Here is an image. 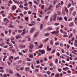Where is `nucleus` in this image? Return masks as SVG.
<instances>
[{
  "label": "nucleus",
  "instance_id": "63",
  "mask_svg": "<svg viewBox=\"0 0 77 77\" xmlns=\"http://www.w3.org/2000/svg\"><path fill=\"white\" fill-rule=\"evenodd\" d=\"M44 60H45V61H47V58H44Z\"/></svg>",
  "mask_w": 77,
  "mask_h": 77
},
{
  "label": "nucleus",
  "instance_id": "42",
  "mask_svg": "<svg viewBox=\"0 0 77 77\" xmlns=\"http://www.w3.org/2000/svg\"><path fill=\"white\" fill-rule=\"evenodd\" d=\"M72 34H71L70 35H69V38H72Z\"/></svg>",
  "mask_w": 77,
  "mask_h": 77
},
{
  "label": "nucleus",
  "instance_id": "10",
  "mask_svg": "<svg viewBox=\"0 0 77 77\" xmlns=\"http://www.w3.org/2000/svg\"><path fill=\"white\" fill-rule=\"evenodd\" d=\"M10 48H9V50L10 51H11L12 49V48H13V46H12V45H10Z\"/></svg>",
  "mask_w": 77,
  "mask_h": 77
},
{
  "label": "nucleus",
  "instance_id": "6",
  "mask_svg": "<svg viewBox=\"0 0 77 77\" xmlns=\"http://www.w3.org/2000/svg\"><path fill=\"white\" fill-rule=\"evenodd\" d=\"M30 69H29V67H26L25 69V71H26V72H28L29 70Z\"/></svg>",
  "mask_w": 77,
  "mask_h": 77
},
{
  "label": "nucleus",
  "instance_id": "12",
  "mask_svg": "<svg viewBox=\"0 0 77 77\" xmlns=\"http://www.w3.org/2000/svg\"><path fill=\"white\" fill-rule=\"evenodd\" d=\"M52 33V35H53V34H54H54H57V33H58V31H54L53 32H51Z\"/></svg>",
  "mask_w": 77,
  "mask_h": 77
},
{
  "label": "nucleus",
  "instance_id": "20",
  "mask_svg": "<svg viewBox=\"0 0 77 77\" xmlns=\"http://www.w3.org/2000/svg\"><path fill=\"white\" fill-rule=\"evenodd\" d=\"M12 9L14 10L16 9V6H13L12 7Z\"/></svg>",
  "mask_w": 77,
  "mask_h": 77
},
{
  "label": "nucleus",
  "instance_id": "34",
  "mask_svg": "<svg viewBox=\"0 0 77 77\" xmlns=\"http://www.w3.org/2000/svg\"><path fill=\"white\" fill-rule=\"evenodd\" d=\"M19 7L23 9V5H20L19 6Z\"/></svg>",
  "mask_w": 77,
  "mask_h": 77
},
{
  "label": "nucleus",
  "instance_id": "3",
  "mask_svg": "<svg viewBox=\"0 0 77 77\" xmlns=\"http://www.w3.org/2000/svg\"><path fill=\"white\" fill-rule=\"evenodd\" d=\"M4 22H5V23H9V20H8L6 18L4 19Z\"/></svg>",
  "mask_w": 77,
  "mask_h": 77
},
{
  "label": "nucleus",
  "instance_id": "22",
  "mask_svg": "<svg viewBox=\"0 0 77 77\" xmlns=\"http://www.w3.org/2000/svg\"><path fill=\"white\" fill-rule=\"evenodd\" d=\"M59 76V73H57L55 74V77H58Z\"/></svg>",
  "mask_w": 77,
  "mask_h": 77
},
{
  "label": "nucleus",
  "instance_id": "23",
  "mask_svg": "<svg viewBox=\"0 0 77 77\" xmlns=\"http://www.w3.org/2000/svg\"><path fill=\"white\" fill-rule=\"evenodd\" d=\"M73 25H74V23H71L70 24L69 26H73Z\"/></svg>",
  "mask_w": 77,
  "mask_h": 77
},
{
  "label": "nucleus",
  "instance_id": "7",
  "mask_svg": "<svg viewBox=\"0 0 77 77\" xmlns=\"http://www.w3.org/2000/svg\"><path fill=\"white\" fill-rule=\"evenodd\" d=\"M34 31H35V28H32L31 29L30 32L32 33V32H33Z\"/></svg>",
  "mask_w": 77,
  "mask_h": 77
},
{
  "label": "nucleus",
  "instance_id": "59",
  "mask_svg": "<svg viewBox=\"0 0 77 77\" xmlns=\"http://www.w3.org/2000/svg\"><path fill=\"white\" fill-rule=\"evenodd\" d=\"M24 9H25V10H27L28 9V8H27V7H25L24 8Z\"/></svg>",
  "mask_w": 77,
  "mask_h": 77
},
{
  "label": "nucleus",
  "instance_id": "16",
  "mask_svg": "<svg viewBox=\"0 0 77 77\" xmlns=\"http://www.w3.org/2000/svg\"><path fill=\"white\" fill-rule=\"evenodd\" d=\"M51 8H52V5H50L48 8V10H50V9H51Z\"/></svg>",
  "mask_w": 77,
  "mask_h": 77
},
{
  "label": "nucleus",
  "instance_id": "60",
  "mask_svg": "<svg viewBox=\"0 0 77 77\" xmlns=\"http://www.w3.org/2000/svg\"><path fill=\"white\" fill-rule=\"evenodd\" d=\"M40 14H41V15H43V13H42V11H40Z\"/></svg>",
  "mask_w": 77,
  "mask_h": 77
},
{
  "label": "nucleus",
  "instance_id": "57",
  "mask_svg": "<svg viewBox=\"0 0 77 77\" xmlns=\"http://www.w3.org/2000/svg\"><path fill=\"white\" fill-rule=\"evenodd\" d=\"M4 68L1 66H0V69H3Z\"/></svg>",
  "mask_w": 77,
  "mask_h": 77
},
{
  "label": "nucleus",
  "instance_id": "8",
  "mask_svg": "<svg viewBox=\"0 0 77 77\" xmlns=\"http://www.w3.org/2000/svg\"><path fill=\"white\" fill-rule=\"evenodd\" d=\"M8 27H9L11 28H14V26L11 24H10L8 26Z\"/></svg>",
  "mask_w": 77,
  "mask_h": 77
},
{
  "label": "nucleus",
  "instance_id": "19",
  "mask_svg": "<svg viewBox=\"0 0 77 77\" xmlns=\"http://www.w3.org/2000/svg\"><path fill=\"white\" fill-rule=\"evenodd\" d=\"M9 72L11 74H13V72L12 70H9Z\"/></svg>",
  "mask_w": 77,
  "mask_h": 77
},
{
  "label": "nucleus",
  "instance_id": "41",
  "mask_svg": "<svg viewBox=\"0 0 77 77\" xmlns=\"http://www.w3.org/2000/svg\"><path fill=\"white\" fill-rule=\"evenodd\" d=\"M13 58H14V57L12 56H11L10 57L9 59H11L12 60V59H13Z\"/></svg>",
  "mask_w": 77,
  "mask_h": 77
},
{
  "label": "nucleus",
  "instance_id": "45",
  "mask_svg": "<svg viewBox=\"0 0 77 77\" xmlns=\"http://www.w3.org/2000/svg\"><path fill=\"white\" fill-rule=\"evenodd\" d=\"M51 73V72H47V74H48V75H49V74H50Z\"/></svg>",
  "mask_w": 77,
  "mask_h": 77
},
{
  "label": "nucleus",
  "instance_id": "13",
  "mask_svg": "<svg viewBox=\"0 0 77 77\" xmlns=\"http://www.w3.org/2000/svg\"><path fill=\"white\" fill-rule=\"evenodd\" d=\"M57 20H60V21L61 20H62V17H57Z\"/></svg>",
  "mask_w": 77,
  "mask_h": 77
},
{
  "label": "nucleus",
  "instance_id": "15",
  "mask_svg": "<svg viewBox=\"0 0 77 77\" xmlns=\"http://www.w3.org/2000/svg\"><path fill=\"white\" fill-rule=\"evenodd\" d=\"M20 46L22 48H24L26 47V46H25V45H20Z\"/></svg>",
  "mask_w": 77,
  "mask_h": 77
},
{
  "label": "nucleus",
  "instance_id": "33",
  "mask_svg": "<svg viewBox=\"0 0 77 77\" xmlns=\"http://www.w3.org/2000/svg\"><path fill=\"white\" fill-rule=\"evenodd\" d=\"M55 51H56V50H54L52 51L51 53L53 54V53H55Z\"/></svg>",
  "mask_w": 77,
  "mask_h": 77
},
{
  "label": "nucleus",
  "instance_id": "18",
  "mask_svg": "<svg viewBox=\"0 0 77 77\" xmlns=\"http://www.w3.org/2000/svg\"><path fill=\"white\" fill-rule=\"evenodd\" d=\"M29 48H33V45H30L29 47Z\"/></svg>",
  "mask_w": 77,
  "mask_h": 77
},
{
  "label": "nucleus",
  "instance_id": "46",
  "mask_svg": "<svg viewBox=\"0 0 77 77\" xmlns=\"http://www.w3.org/2000/svg\"><path fill=\"white\" fill-rule=\"evenodd\" d=\"M71 5V4L70 3H69V5H68V8H69V7Z\"/></svg>",
  "mask_w": 77,
  "mask_h": 77
},
{
  "label": "nucleus",
  "instance_id": "51",
  "mask_svg": "<svg viewBox=\"0 0 77 77\" xmlns=\"http://www.w3.org/2000/svg\"><path fill=\"white\" fill-rule=\"evenodd\" d=\"M49 45H48L47 46V49L48 51V49H49L50 48H49Z\"/></svg>",
  "mask_w": 77,
  "mask_h": 77
},
{
  "label": "nucleus",
  "instance_id": "31",
  "mask_svg": "<svg viewBox=\"0 0 77 77\" xmlns=\"http://www.w3.org/2000/svg\"><path fill=\"white\" fill-rule=\"evenodd\" d=\"M76 13V12H75V11H74L72 14V15H73V16H75V14Z\"/></svg>",
  "mask_w": 77,
  "mask_h": 77
},
{
  "label": "nucleus",
  "instance_id": "58",
  "mask_svg": "<svg viewBox=\"0 0 77 77\" xmlns=\"http://www.w3.org/2000/svg\"><path fill=\"white\" fill-rule=\"evenodd\" d=\"M27 14V12L25 11L24 12V15H25Z\"/></svg>",
  "mask_w": 77,
  "mask_h": 77
},
{
  "label": "nucleus",
  "instance_id": "37",
  "mask_svg": "<svg viewBox=\"0 0 77 77\" xmlns=\"http://www.w3.org/2000/svg\"><path fill=\"white\" fill-rule=\"evenodd\" d=\"M64 18L65 21H67V17H65Z\"/></svg>",
  "mask_w": 77,
  "mask_h": 77
},
{
  "label": "nucleus",
  "instance_id": "30",
  "mask_svg": "<svg viewBox=\"0 0 77 77\" xmlns=\"http://www.w3.org/2000/svg\"><path fill=\"white\" fill-rule=\"evenodd\" d=\"M34 3L35 4V5H38V2L36 1H34Z\"/></svg>",
  "mask_w": 77,
  "mask_h": 77
},
{
  "label": "nucleus",
  "instance_id": "62",
  "mask_svg": "<svg viewBox=\"0 0 77 77\" xmlns=\"http://www.w3.org/2000/svg\"><path fill=\"white\" fill-rule=\"evenodd\" d=\"M62 12L63 14H65V11L63 10Z\"/></svg>",
  "mask_w": 77,
  "mask_h": 77
},
{
  "label": "nucleus",
  "instance_id": "35",
  "mask_svg": "<svg viewBox=\"0 0 77 77\" xmlns=\"http://www.w3.org/2000/svg\"><path fill=\"white\" fill-rule=\"evenodd\" d=\"M27 39H28V41H30L31 38H29V37H27Z\"/></svg>",
  "mask_w": 77,
  "mask_h": 77
},
{
  "label": "nucleus",
  "instance_id": "14",
  "mask_svg": "<svg viewBox=\"0 0 77 77\" xmlns=\"http://www.w3.org/2000/svg\"><path fill=\"white\" fill-rule=\"evenodd\" d=\"M35 62L37 63V64H39V60H35Z\"/></svg>",
  "mask_w": 77,
  "mask_h": 77
},
{
  "label": "nucleus",
  "instance_id": "17",
  "mask_svg": "<svg viewBox=\"0 0 77 77\" xmlns=\"http://www.w3.org/2000/svg\"><path fill=\"white\" fill-rule=\"evenodd\" d=\"M21 38V36L20 35H17L16 36V39H18V38Z\"/></svg>",
  "mask_w": 77,
  "mask_h": 77
},
{
  "label": "nucleus",
  "instance_id": "27",
  "mask_svg": "<svg viewBox=\"0 0 77 77\" xmlns=\"http://www.w3.org/2000/svg\"><path fill=\"white\" fill-rule=\"evenodd\" d=\"M26 60L27 61H28L29 62H30V61H31V60H30V58H27L26 59Z\"/></svg>",
  "mask_w": 77,
  "mask_h": 77
},
{
  "label": "nucleus",
  "instance_id": "21",
  "mask_svg": "<svg viewBox=\"0 0 77 77\" xmlns=\"http://www.w3.org/2000/svg\"><path fill=\"white\" fill-rule=\"evenodd\" d=\"M43 28V24H41L40 26V29H42Z\"/></svg>",
  "mask_w": 77,
  "mask_h": 77
},
{
  "label": "nucleus",
  "instance_id": "2",
  "mask_svg": "<svg viewBox=\"0 0 77 77\" xmlns=\"http://www.w3.org/2000/svg\"><path fill=\"white\" fill-rule=\"evenodd\" d=\"M38 51L41 53L42 54H44L45 53V51L44 50H39Z\"/></svg>",
  "mask_w": 77,
  "mask_h": 77
},
{
  "label": "nucleus",
  "instance_id": "39",
  "mask_svg": "<svg viewBox=\"0 0 77 77\" xmlns=\"http://www.w3.org/2000/svg\"><path fill=\"white\" fill-rule=\"evenodd\" d=\"M35 22H31V24L32 26H33V25H35Z\"/></svg>",
  "mask_w": 77,
  "mask_h": 77
},
{
  "label": "nucleus",
  "instance_id": "53",
  "mask_svg": "<svg viewBox=\"0 0 77 77\" xmlns=\"http://www.w3.org/2000/svg\"><path fill=\"white\" fill-rule=\"evenodd\" d=\"M35 71L36 72H37L39 71V70L38 69H37L35 70Z\"/></svg>",
  "mask_w": 77,
  "mask_h": 77
},
{
  "label": "nucleus",
  "instance_id": "36",
  "mask_svg": "<svg viewBox=\"0 0 77 77\" xmlns=\"http://www.w3.org/2000/svg\"><path fill=\"white\" fill-rule=\"evenodd\" d=\"M53 20L54 21H56V17H53Z\"/></svg>",
  "mask_w": 77,
  "mask_h": 77
},
{
  "label": "nucleus",
  "instance_id": "52",
  "mask_svg": "<svg viewBox=\"0 0 77 77\" xmlns=\"http://www.w3.org/2000/svg\"><path fill=\"white\" fill-rule=\"evenodd\" d=\"M42 46H43V45L42 44L40 46H39V48H41L42 47Z\"/></svg>",
  "mask_w": 77,
  "mask_h": 77
},
{
  "label": "nucleus",
  "instance_id": "64",
  "mask_svg": "<svg viewBox=\"0 0 77 77\" xmlns=\"http://www.w3.org/2000/svg\"><path fill=\"white\" fill-rule=\"evenodd\" d=\"M29 5H32V2H29Z\"/></svg>",
  "mask_w": 77,
  "mask_h": 77
},
{
  "label": "nucleus",
  "instance_id": "5",
  "mask_svg": "<svg viewBox=\"0 0 77 77\" xmlns=\"http://www.w3.org/2000/svg\"><path fill=\"white\" fill-rule=\"evenodd\" d=\"M26 29H24L23 30V32L21 33V35H24V34H26V32L25 31Z\"/></svg>",
  "mask_w": 77,
  "mask_h": 77
},
{
  "label": "nucleus",
  "instance_id": "43",
  "mask_svg": "<svg viewBox=\"0 0 77 77\" xmlns=\"http://www.w3.org/2000/svg\"><path fill=\"white\" fill-rule=\"evenodd\" d=\"M17 63H18V64L21 63V60H20Z\"/></svg>",
  "mask_w": 77,
  "mask_h": 77
},
{
  "label": "nucleus",
  "instance_id": "9",
  "mask_svg": "<svg viewBox=\"0 0 77 77\" xmlns=\"http://www.w3.org/2000/svg\"><path fill=\"white\" fill-rule=\"evenodd\" d=\"M29 57H30V58L32 59V58L33 57V55H32V54H29Z\"/></svg>",
  "mask_w": 77,
  "mask_h": 77
},
{
  "label": "nucleus",
  "instance_id": "61",
  "mask_svg": "<svg viewBox=\"0 0 77 77\" xmlns=\"http://www.w3.org/2000/svg\"><path fill=\"white\" fill-rule=\"evenodd\" d=\"M20 17H23V14H20Z\"/></svg>",
  "mask_w": 77,
  "mask_h": 77
},
{
  "label": "nucleus",
  "instance_id": "48",
  "mask_svg": "<svg viewBox=\"0 0 77 77\" xmlns=\"http://www.w3.org/2000/svg\"><path fill=\"white\" fill-rule=\"evenodd\" d=\"M48 16H46L45 17V19L46 20H47V18H48Z\"/></svg>",
  "mask_w": 77,
  "mask_h": 77
},
{
  "label": "nucleus",
  "instance_id": "29",
  "mask_svg": "<svg viewBox=\"0 0 77 77\" xmlns=\"http://www.w3.org/2000/svg\"><path fill=\"white\" fill-rule=\"evenodd\" d=\"M17 77H21V75H20V74L18 73H17Z\"/></svg>",
  "mask_w": 77,
  "mask_h": 77
},
{
  "label": "nucleus",
  "instance_id": "50",
  "mask_svg": "<svg viewBox=\"0 0 77 77\" xmlns=\"http://www.w3.org/2000/svg\"><path fill=\"white\" fill-rule=\"evenodd\" d=\"M55 25V26H58V25H59V23H55L54 24Z\"/></svg>",
  "mask_w": 77,
  "mask_h": 77
},
{
  "label": "nucleus",
  "instance_id": "28",
  "mask_svg": "<svg viewBox=\"0 0 77 77\" xmlns=\"http://www.w3.org/2000/svg\"><path fill=\"white\" fill-rule=\"evenodd\" d=\"M53 17H55L56 18L57 17V14H55L53 15Z\"/></svg>",
  "mask_w": 77,
  "mask_h": 77
},
{
  "label": "nucleus",
  "instance_id": "54",
  "mask_svg": "<svg viewBox=\"0 0 77 77\" xmlns=\"http://www.w3.org/2000/svg\"><path fill=\"white\" fill-rule=\"evenodd\" d=\"M27 65H28V66H30V63H27Z\"/></svg>",
  "mask_w": 77,
  "mask_h": 77
},
{
  "label": "nucleus",
  "instance_id": "40",
  "mask_svg": "<svg viewBox=\"0 0 77 77\" xmlns=\"http://www.w3.org/2000/svg\"><path fill=\"white\" fill-rule=\"evenodd\" d=\"M20 69L21 70V71H23V69H24V67H22L20 68Z\"/></svg>",
  "mask_w": 77,
  "mask_h": 77
},
{
  "label": "nucleus",
  "instance_id": "11",
  "mask_svg": "<svg viewBox=\"0 0 77 77\" xmlns=\"http://www.w3.org/2000/svg\"><path fill=\"white\" fill-rule=\"evenodd\" d=\"M50 44L51 45H53V41L52 40H50Z\"/></svg>",
  "mask_w": 77,
  "mask_h": 77
},
{
  "label": "nucleus",
  "instance_id": "25",
  "mask_svg": "<svg viewBox=\"0 0 77 77\" xmlns=\"http://www.w3.org/2000/svg\"><path fill=\"white\" fill-rule=\"evenodd\" d=\"M44 35L45 36H49V34L48 33H45Z\"/></svg>",
  "mask_w": 77,
  "mask_h": 77
},
{
  "label": "nucleus",
  "instance_id": "32",
  "mask_svg": "<svg viewBox=\"0 0 77 77\" xmlns=\"http://www.w3.org/2000/svg\"><path fill=\"white\" fill-rule=\"evenodd\" d=\"M25 20L26 21H28V20H29L28 17H25Z\"/></svg>",
  "mask_w": 77,
  "mask_h": 77
},
{
  "label": "nucleus",
  "instance_id": "55",
  "mask_svg": "<svg viewBox=\"0 0 77 77\" xmlns=\"http://www.w3.org/2000/svg\"><path fill=\"white\" fill-rule=\"evenodd\" d=\"M8 47V46H4V48H6Z\"/></svg>",
  "mask_w": 77,
  "mask_h": 77
},
{
  "label": "nucleus",
  "instance_id": "26",
  "mask_svg": "<svg viewBox=\"0 0 77 77\" xmlns=\"http://www.w3.org/2000/svg\"><path fill=\"white\" fill-rule=\"evenodd\" d=\"M65 9L66 11V12H67V13L68 14V9H67V8H66V7H65Z\"/></svg>",
  "mask_w": 77,
  "mask_h": 77
},
{
  "label": "nucleus",
  "instance_id": "38",
  "mask_svg": "<svg viewBox=\"0 0 77 77\" xmlns=\"http://www.w3.org/2000/svg\"><path fill=\"white\" fill-rule=\"evenodd\" d=\"M48 38H47V39H45L44 40V42H46V41H48Z\"/></svg>",
  "mask_w": 77,
  "mask_h": 77
},
{
  "label": "nucleus",
  "instance_id": "4",
  "mask_svg": "<svg viewBox=\"0 0 77 77\" xmlns=\"http://www.w3.org/2000/svg\"><path fill=\"white\" fill-rule=\"evenodd\" d=\"M53 29V28L50 26H49L47 28V30H51Z\"/></svg>",
  "mask_w": 77,
  "mask_h": 77
},
{
  "label": "nucleus",
  "instance_id": "24",
  "mask_svg": "<svg viewBox=\"0 0 77 77\" xmlns=\"http://www.w3.org/2000/svg\"><path fill=\"white\" fill-rule=\"evenodd\" d=\"M59 45V43L58 42H56L55 43V45Z\"/></svg>",
  "mask_w": 77,
  "mask_h": 77
},
{
  "label": "nucleus",
  "instance_id": "44",
  "mask_svg": "<svg viewBox=\"0 0 77 77\" xmlns=\"http://www.w3.org/2000/svg\"><path fill=\"white\" fill-rule=\"evenodd\" d=\"M8 31L7 30L5 31V34L6 35L8 34Z\"/></svg>",
  "mask_w": 77,
  "mask_h": 77
},
{
  "label": "nucleus",
  "instance_id": "56",
  "mask_svg": "<svg viewBox=\"0 0 77 77\" xmlns=\"http://www.w3.org/2000/svg\"><path fill=\"white\" fill-rule=\"evenodd\" d=\"M28 14H32V12L30 11H29L28 12Z\"/></svg>",
  "mask_w": 77,
  "mask_h": 77
},
{
  "label": "nucleus",
  "instance_id": "47",
  "mask_svg": "<svg viewBox=\"0 0 77 77\" xmlns=\"http://www.w3.org/2000/svg\"><path fill=\"white\" fill-rule=\"evenodd\" d=\"M15 50L14 49H13L12 50V52H15Z\"/></svg>",
  "mask_w": 77,
  "mask_h": 77
},
{
  "label": "nucleus",
  "instance_id": "49",
  "mask_svg": "<svg viewBox=\"0 0 77 77\" xmlns=\"http://www.w3.org/2000/svg\"><path fill=\"white\" fill-rule=\"evenodd\" d=\"M11 39V40H12V41H14V40L15 39V38L14 37H12Z\"/></svg>",
  "mask_w": 77,
  "mask_h": 77
},
{
  "label": "nucleus",
  "instance_id": "1",
  "mask_svg": "<svg viewBox=\"0 0 77 77\" xmlns=\"http://www.w3.org/2000/svg\"><path fill=\"white\" fill-rule=\"evenodd\" d=\"M38 34H39V32H37L35 33V34L34 35V38H37V36L38 35Z\"/></svg>",
  "mask_w": 77,
  "mask_h": 77
}]
</instances>
